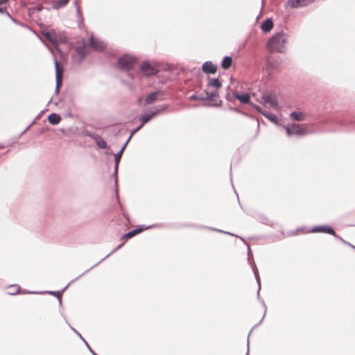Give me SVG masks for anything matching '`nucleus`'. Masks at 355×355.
Listing matches in <instances>:
<instances>
[{
	"mask_svg": "<svg viewBox=\"0 0 355 355\" xmlns=\"http://www.w3.org/2000/svg\"><path fill=\"white\" fill-rule=\"evenodd\" d=\"M143 125L141 124L138 128H137L136 129L133 130L131 133H130V137H128V139H129V141L130 140V139L132 138V137L137 132L139 131L141 128H142Z\"/></svg>",
	"mask_w": 355,
	"mask_h": 355,
	"instance_id": "27",
	"label": "nucleus"
},
{
	"mask_svg": "<svg viewBox=\"0 0 355 355\" xmlns=\"http://www.w3.org/2000/svg\"><path fill=\"white\" fill-rule=\"evenodd\" d=\"M131 237H132L131 232H128V233H126L125 234H124L123 236V238L127 239H130Z\"/></svg>",
	"mask_w": 355,
	"mask_h": 355,
	"instance_id": "32",
	"label": "nucleus"
},
{
	"mask_svg": "<svg viewBox=\"0 0 355 355\" xmlns=\"http://www.w3.org/2000/svg\"><path fill=\"white\" fill-rule=\"evenodd\" d=\"M288 43V35L284 33L274 34L268 41L266 47L271 52L285 53L286 44Z\"/></svg>",
	"mask_w": 355,
	"mask_h": 355,
	"instance_id": "1",
	"label": "nucleus"
},
{
	"mask_svg": "<svg viewBox=\"0 0 355 355\" xmlns=\"http://www.w3.org/2000/svg\"><path fill=\"white\" fill-rule=\"evenodd\" d=\"M26 293H33V294H35V293H37V292H25Z\"/></svg>",
	"mask_w": 355,
	"mask_h": 355,
	"instance_id": "40",
	"label": "nucleus"
},
{
	"mask_svg": "<svg viewBox=\"0 0 355 355\" xmlns=\"http://www.w3.org/2000/svg\"><path fill=\"white\" fill-rule=\"evenodd\" d=\"M202 69L206 73L214 74L216 72L217 67L211 61H207L202 64Z\"/></svg>",
	"mask_w": 355,
	"mask_h": 355,
	"instance_id": "11",
	"label": "nucleus"
},
{
	"mask_svg": "<svg viewBox=\"0 0 355 355\" xmlns=\"http://www.w3.org/2000/svg\"><path fill=\"white\" fill-rule=\"evenodd\" d=\"M312 0H288V4L292 8L304 6L311 2Z\"/></svg>",
	"mask_w": 355,
	"mask_h": 355,
	"instance_id": "12",
	"label": "nucleus"
},
{
	"mask_svg": "<svg viewBox=\"0 0 355 355\" xmlns=\"http://www.w3.org/2000/svg\"><path fill=\"white\" fill-rule=\"evenodd\" d=\"M89 349L90 352L93 354V355H97L94 352H93L92 350V349L90 347Z\"/></svg>",
	"mask_w": 355,
	"mask_h": 355,
	"instance_id": "38",
	"label": "nucleus"
},
{
	"mask_svg": "<svg viewBox=\"0 0 355 355\" xmlns=\"http://www.w3.org/2000/svg\"><path fill=\"white\" fill-rule=\"evenodd\" d=\"M76 53L80 56V60H82L85 55V49L82 46H78L76 49Z\"/></svg>",
	"mask_w": 355,
	"mask_h": 355,
	"instance_id": "24",
	"label": "nucleus"
},
{
	"mask_svg": "<svg viewBox=\"0 0 355 355\" xmlns=\"http://www.w3.org/2000/svg\"><path fill=\"white\" fill-rule=\"evenodd\" d=\"M191 98H192V99H195V98H196V96H191Z\"/></svg>",
	"mask_w": 355,
	"mask_h": 355,
	"instance_id": "45",
	"label": "nucleus"
},
{
	"mask_svg": "<svg viewBox=\"0 0 355 355\" xmlns=\"http://www.w3.org/2000/svg\"><path fill=\"white\" fill-rule=\"evenodd\" d=\"M232 58L230 56H226L223 58L221 66L223 69H228L232 64Z\"/></svg>",
	"mask_w": 355,
	"mask_h": 355,
	"instance_id": "21",
	"label": "nucleus"
},
{
	"mask_svg": "<svg viewBox=\"0 0 355 355\" xmlns=\"http://www.w3.org/2000/svg\"><path fill=\"white\" fill-rule=\"evenodd\" d=\"M54 64L55 68V78H56V87L55 92H58L59 87L62 85V69L60 68L58 62L56 59L54 60Z\"/></svg>",
	"mask_w": 355,
	"mask_h": 355,
	"instance_id": "7",
	"label": "nucleus"
},
{
	"mask_svg": "<svg viewBox=\"0 0 355 355\" xmlns=\"http://www.w3.org/2000/svg\"><path fill=\"white\" fill-rule=\"evenodd\" d=\"M76 5V11H77V14L78 15H80V8L79 6H78V3H77V1L75 2Z\"/></svg>",
	"mask_w": 355,
	"mask_h": 355,
	"instance_id": "34",
	"label": "nucleus"
},
{
	"mask_svg": "<svg viewBox=\"0 0 355 355\" xmlns=\"http://www.w3.org/2000/svg\"><path fill=\"white\" fill-rule=\"evenodd\" d=\"M252 269H253L254 274L255 275V278H256L257 282L258 285H259V289H258V293H259V291H260V278H259L258 270H257V267L254 265L252 266Z\"/></svg>",
	"mask_w": 355,
	"mask_h": 355,
	"instance_id": "25",
	"label": "nucleus"
},
{
	"mask_svg": "<svg viewBox=\"0 0 355 355\" xmlns=\"http://www.w3.org/2000/svg\"><path fill=\"white\" fill-rule=\"evenodd\" d=\"M15 293V292H8V294L10 295H14Z\"/></svg>",
	"mask_w": 355,
	"mask_h": 355,
	"instance_id": "42",
	"label": "nucleus"
},
{
	"mask_svg": "<svg viewBox=\"0 0 355 355\" xmlns=\"http://www.w3.org/2000/svg\"><path fill=\"white\" fill-rule=\"evenodd\" d=\"M159 92H155L150 93L149 95L147 96L146 98V104H152L157 99L158 96L159 95Z\"/></svg>",
	"mask_w": 355,
	"mask_h": 355,
	"instance_id": "19",
	"label": "nucleus"
},
{
	"mask_svg": "<svg viewBox=\"0 0 355 355\" xmlns=\"http://www.w3.org/2000/svg\"><path fill=\"white\" fill-rule=\"evenodd\" d=\"M144 228H139V229H135V230H133L131 232L132 233V236H134L135 235L139 234V232H141Z\"/></svg>",
	"mask_w": 355,
	"mask_h": 355,
	"instance_id": "30",
	"label": "nucleus"
},
{
	"mask_svg": "<svg viewBox=\"0 0 355 355\" xmlns=\"http://www.w3.org/2000/svg\"><path fill=\"white\" fill-rule=\"evenodd\" d=\"M49 122L52 125H56L60 123L61 120V117L59 114L55 113H52L48 116Z\"/></svg>",
	"mask_w": 355,
	"mask_h": 355,
	"instance_id": "18",
	"label": "nucleus"
},
{
	"mask_svg": "<svg viewBox=\"0 0 355 355\" xmlns=\"http://www.w3.org/2000/svg\"><path fill=\"white\" fill-rule=\"evenodd\" d=\"M69 1V0H58L53 4V8L54 9H59L60 8H63L67 5Z\"/></svg>",
	"mask_w": 355,
	"mask_h": 355,
	"instance_id": "23",
	"label": "nucleus"
},
{
	"mask_svg": "<svg viewBox=\"0 0 355 355\" xmlns=\"http://www.w3.org/2000/svg\"><path fill=\"white\" fill-rule=\"evenodd\" d=\"M233 95L236 99H238L242 103H248L250 101V97L248 94H239L234 93Z\"/></svg>",
	"mask_w": 355,
	"mask_h": 355,
	"instance_id": "17",
	"label": "nucleus"
},
{
	"mask_svg": "<svg viewBox=\"0 0 355 355\" xmlns=\"http://www.w3.org/2000/svg\"><path fill=\"white\" fill-rule=\"evenodd\" d=\"M67 286H68V285H67L65 288H64V289L62 290V292H63L64 290H66V288H67Z\"/></svg>",
	"mask_w": 355,
	"mask_h": 355,
	"instance_id": "46",
	"label": "nucleus"
},
{
	"mask_svg": "<svg viewBox=\"0 0 355 355\" xmlns=\"http://www.w3.org/2000/svg\"><path fill=\"white\" fill-rule=\"evenodd\" d=\"M159 71L158 65L155 62L144 61L140 66V73L146 77L155 75Z\"/></svg>",
	"mask_w": 355,
	"mask_h": 355,
	"instance_id": "2",
	"label": "nucleus"
},
{
	"mask_svg": "<svg viewBox=\"0 0 355 355\" xmlns=\"http://www.w3.org/2000/svg\"><path fill=\"white\" fill-rule=\"evenodd\" d=\"M218 232H223V233H225V234H230V232H224V231H222V230H218ZM231 235H233L232 234H231Z\"/></svg>",
	"mask_w": 355,
	"mask_h": 355,
	"instance_id": "36",
	"label": "nucleus"
},
{
	"mask_svg": "<svg viewBox=\"0 0 355 355\" xmlns=\"http://www.w3.org/2000/svg\"><path fill=\"white\" fill-rule=\"evenodd\" d=\"M71 329L85 342V343L86 344V345L87 346L88 348H89V345L87 343V342L85 341V340L82 337V336L80 335V334L79 332H78L75 329H73L72 327H70Z\"/></svg>",
	"mask_w": 355,
	"mask_h": 355,
	"instance_id": "28",
	"label": "nucleus"
},
{
	"mask_svg": "<svg viewBox=\"0 0 355 355\" xmlns=\"http://www.w3.org/2000/svg\"><path fill=\"white\" fill-rule=\"evenodd\" d=\"M311 232H324V233H328L329 234H331L336 237L338 236L336 235L335 231L327 225H322V226H316L314 227L311 231Z\"/></svg>",
	"mask_w": 355,
	"mask_h": 355,
	"instance_id": "10",
	"label": "nucleus"
},
{
	"mask_svg": "<svg viewBox=\"0 0 355 355\" xmlns=\"http://www.w3.org/2000/svg\"><path fill=\"white\" fill-rule=\"evenodd\" d=\"M46 292H42V293H45ZM48 293L52 294L55 296H56L60 301L61 302V293L59 291H48Z\"/></svg>",
	"mask_w": 355,
	"mask_h": 355,
	"instance_id": "26",
	"label": "nucleus"
},
{
	"mask_svg": "<svg viewBox=\"0 0 355 355\" xmlns=\"http://www.w3.org/2000/svg\"><path fill=\"white\" fill-rule=\"evenodd\" d=\"M128 142H129V139H128L126 141V142L122 146L121 150L117 153H116L114 155V163H115V165H114V175L115 176H116V174H117V172H118L119 164V162H120L122 154H123L125 147L127 146Z\"/></svg>",
	"mask_w": 355,
	"mask_h": 355,
	"instance_id": "9",
	"label": "nucleus"
},
{
	"mask_svg": "<svg viewBox=\"0 0 355 355\" xmlns=\"http://www.w3.org/2000/svg\"><path fill=\"white\" fill-rule=\"evenodd\" d=\"M136 62L135 58L130 55H124L118 61L119 67L124 71H129Z\"/></svg>",
	"mask_w": 355,
	"mask_h": 355,
	"instance_id": "3",
	"label": "nucleus"
},
{
	"mask_svg": "<svg viewBox=\"0 0 355 355\" xmlns=\"http://www.w3.org/2000/svg\"><path fill=\"white\" fill-rule=\"evenodd\" d=\"M90 46L95 50L102 51L105 48V44L94 36L90 37Z\"/></svg>",
	"mask_w": 355,
	"mask_h": 355,
	"instance_id": "8",
	"label": "nucleus"
},
{
	"mask_svg": "<svg viewBox=\"0 0 355 355\" xmlns=\"http://www.w3.org/2000/svg\"><path fill=\"white\" fill-rule=\"evenodd\" d=\"M347 244H348L349 246H351L352 248H353L354 249H355V246H354V245H351V244H349V243H347Z\"/></svg>",
	"mask_w": 355,
	"mask_h": 355,
	"instance_id": "43",
	"label": "nucleus"
},
{
	"mask_svg": "<svg viewBox=\"0 0 355 355\" xmlns=\"http://www.w3.org/2000/svg\"><path fill=\"white\" fill-rule=\"evenodd\" d=\"M0 12H3V9L2 8H0Z\"/></svg>",
	"mask_w": 355,
	"mask_h": 355,
	"instance_id": "44",
	"label": "nucleus"
},
{
	"mask_svg": "<svg viewBox=\"0 0 355 355\" xmlns=\"http://www.w3.org/2000/svg\"><path fill=\"white\" fill-rule=\"evenodd\" d=\"M45 37L50 41L53 44L57 45L58 44V38L56 33L53 31H47L43 33Z\"/></svg>",
	"mask_w": 355,
	"mask_h": 355,
	"instance_id": "14",
	"label": "nucleus"
},
{
	"mask_svg": "<svg viewBox=\"0 0 355 355\" xmlns=\"http://www.w3.org/2000/svg\"><path fill=\"white\" fill-rule=\"evenodd\" d=\"M261 103L270 107L277 108L278 106L275 96L272 94H263L261 96Z\"/></svg>",
	"mask_w": 355,
	"mask_h": 355,
	"instance_id": "6",
	"label": "nucleus"
},
{
	"mask_svg": "<svg viewBox=\"0 0 355 355\" xmlns=\"http://www.w3.org/2000/svg\"><path fill=\"white\" fill-rule=\"evenodd\" d=\"M123 245V244H121L120 245H119V247L117 248H116L114 250H113L111 253H110L108 255L106 256V257H105L104 259H103L101 261L104 260L105 259H106L107 257H109L111 254L114 253V252H116L118 249H119L121 246Z\"/></svg>",
	"mask_w": 355,
	"mask_h": 355,
	"instance_id": "33",
	"label": "nucleus"
},
{
	"mask_svg": "<svg viewBox=\"0 0 355 355\" xmlns=\"http://www.w3.org/2000/svg\"><path fill=\"white\" fill-rule=\"evenodd\" d=\"M208 86L218 89L221 87V83L218 78H211L208 82Z\"/></svg>",
	"mask_w": 355,
	"mask_h": 355,
	"instance_id": "22",
	"label": "nucleus"
},
{
	"mask_svg": "<svg viewBox=\"0 0 355 355\" xmlns=\"http://www.w3.org/2000/svg\"><path fill=\"white\" fill-rule=\"evenodd\" d=\"M273 27V22L272 19H267L263 21L261 26V28L264 33L270 32Z\"/></svg>",
	"mask_w": 355,
	"mask_h": 355,
	"instance_id": "13",
	"label": "nucleus"
},
{
	"mask_svg": "<svg viewBox=\"0 0 355 355\" xmlns=\"http://www.w3.org/2000/svg\"><path fill=\"white\" fill-rule=\"evenodd\" d=\"M216 94L214 92V93H211L209 96V98H213L214 97H216Z\"/></svg>",
	"mask_w": 355,
	"mask_h": 355,
	"instance_id": "35",
	"label": "nucleus"
},
{
	"mask_svg": "<svg viewBox=\"0 0 355 355\" xmlns=\"http://www.w3.org/2000/svg\"><path fill=\"white\" fill-rule=\"evenodd\" d=\"M248 353H249V342H248V352H247L246 355H248Z\"/></svg>",
	"mask_w": 355,
	"mask_h": 355,
	"instance_id": "39",
	"label": "nucleus"
},
{
	"mask_svg": "<svg viewBox=\"0 0 355 355\" xmlns=\"http://www.w3.org/2000/svg\"><path fill=\"white\" fill-rule=\"evenodd\" d=\"M279 65V62L276 60H268L266 62V68L268 71L277 69Z\"/></svg>",
	"mask_w": 355,
	"mask_h": 355,
	"instance_id": "16",
	"label": "nucleus"
},
{
	"mask_svg": "<svg viewBox=\"0 0 355 355\" xmlns=\"http://www.w3.org/2000/svg\"><path fill=\"white\" fill-rule=\"evenodd\" d=\"M18 291H19V288H16V291H14V290H12V292H15V293H17V292H18Z\"/></svg>",
	"mask_w": 355,
	"mask_h": 355,
	"instance_id": "41",
	"label": "nucleus"
},
{
	"mask_svg": "<svg viewBox=\"0 0 355 355\" xmlns=\"http://www.w3.org/2000/svg\"><path fill=\"white\" fill-rule=\"evenodd\" d=\"M71 329L85 342V343L86 344V345L87 346L88 348H89V345L87 343V342L85 341V340L82 337V336L80 335V334L79 332H78L75 329H73L72 327H70Z\"/></svg>",
	"mask_w": 355,
	"mask_h": 355,
	"instance_id": "29",
	"label": "nucleus"
},
{
	"mask_svg": "<svg viewBox=\"0 0 355 355\" xmlns=\"http://www.w3.org/2000/svg\"><path fill=\"white\" fill-rule=\"evenodd\" d=\"M290 116L295 121H301L304 119V114L301 112H293L290 114Z\"/></svg>",
	"mask_w": 355,
	"mask_h": 355,
	"instance_id": "20",
	"label": "nucleus"
},
{
	"mask_svg": "<svg viewBox=\"0 0 355 355\" xmlns=\"http://www.w3.org/2000/svg\"><path fill=\"white\" fill-rule=\"evenodd\" d=\"M166 107V105H159L156 107L153 111L149 113L142 114L140 116V121L141 122V124L144 125L145 123L148 122L151 119L157 116L162 111L164 110Z\"/></svg>",
	"mask_w": 355,
	"mask_h": 355,
	"instance_id": "4",
	"label": "nucleus"
},
{
	"mask_svg": "<svg viewBox=\"0 0 355 355\" xmlns=\"http://www.w3.org/2000/svg\"><path fill=\"white\" fill-rule=\"evenodd\" d=\"M287 135H297L300 136L306 135L308 132L304 129L303 126L300 124H293L289 127L285 128Z\"/></svg>",
	"mask_w": 355,
	"mask_h": 355,
	"instance_id": "5",
	"label": "nucleus"
},
{
	"mask_svg": "<svg viewBox=\"0 0 355 355\" xmlns=\"http://www.w3.org/2000/svg\"><path fill=\"white\" fill-rule=\"evenodd\" d=\"M144 228H139V229H135V230H133L131 232L132 233V236H134L135 235L139 234V232H141Z\"/></svg>",
	"mask_w": 355,
	"mask_h": 355,
	"instance_id": "31",
	"label": "nucleus"
},
{
	"mask_svg": "<svg viewBox=\"0 0 355 355\" xmlns=\"http://www.w3.org/2000/svg\"><path fill=\"white\" fill-rule=\"evenodd\" d=\"M93 139H94L96 144L98 148L101 149L107 148V143L106 141L99 135H95Z\"/></svg>",
	"mask_w": 355,
	"mask_h": 355,
	"instance_id": "15",
	"label": "nucleus"
},
{
	"mask_svg": "<svg viewBox=\"0 0 355 355\" xmlns=\"http://www.w3.org/2000/svg\"><path fill=\"white\" fill-rule=\"evenodd\" d=\"M250 254H251V250H250V247L248 246V257H250Z\"/></svg>",
	"mask_w": 355,
	"mask_h": 355,
	"instance_id": "37",
	"label": "nucleus"
}]
</instances>
